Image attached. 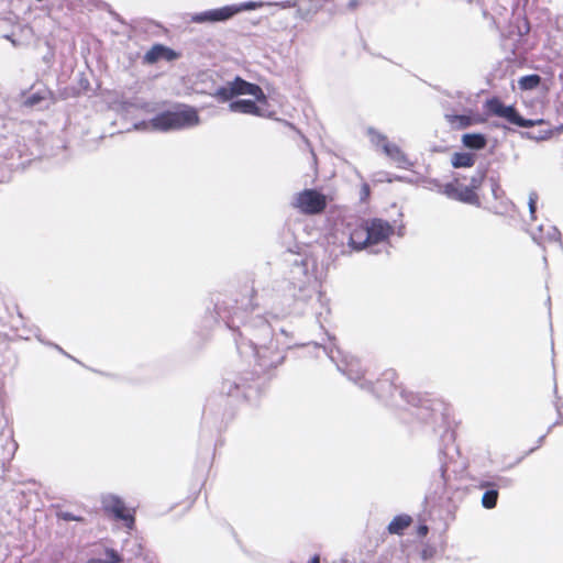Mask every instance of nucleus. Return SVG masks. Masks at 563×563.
I'll list each match as a JSON object with an SVG mask.
<instances>
[{
	"instance_id": "nucleus-1",
	"label": "nucleus",
	"mask_w": 563,
	"mask_h": 563,
	"mask_svg": "<svg viewBox=\"0 0 563 563\" xmlns=\"http://www.w3.org/2000/svg\"><path fill=\"white\" fill-rule=\"evenodd\" d=\"M485 174L472 176L456 173L453 178L441 187V192L452 200L481 207L479 190L484 184Z\"/></svg>"
},
{
	"instance_id": "nucleus-2",
	"label": "nucleus",
	"mask_w": 563,
	"mask_h": 563,
	"mask_svg": "<svg viewBox=\"0 0 563 563\" xmlns=\"http://www.w3.org/2000/svg\"><path fill=\"white\" fill-rule=\"evenodd\" d=\"M153 126L161 131L181 130L199 123V115L194 107L177 104L170 110L163 111L152 120Z\"/></svg>"
},
{
	"instance_id": "nucleus-3",
	"label": "nucleus",
	"mask_w": 563,
	"mask_h": 563,
	"mask_svg": "<svg viewBox=\"0 0 563 563\" xmlns=\"http://www.w3.org/2000/svg\"><path fill=\"white\" fill-rule=\"evenodd\" d=\"M484 108L486 113L489 115H495L498 118H503L507 120L509 123L518 125L520 128H532L534 125H540L543 123V120H528L523 119L516 110L514 106H506L504 102L497 98L493 97L485 101Z\"/></svg>"
},
{
	"instance_id": "nucleus-4",
	"label": "nucleus",
	"mask_w": 563,
	"mask_h": 563,
	"mask_svg": "<svg viewBox=\"0 0 563 563\" xmlns=\"http://www.w3.org/2000/svg\"><path fill=\"white\" fill-rule=\"evenodd\" d=\"M291 206L305 216H316L324 212L328 198L317 189H303L298 192Z\"/></svg>"
},
{
	"instance_id": "nucleus-5",
	"label": "nucleus",
	"mask_w": 563,
	"mask_h": 563,
	"mask_svg": "<svg viewBox=\"0 0 563 563\" xmlns=\"http://www.w3.org/2000/svg\"><path fill=\"white\" fill-rule=\"evenodd\" d=\"M240 95L254 96L258 101L266 99L260 86L251 84L241 77H236L233 81L218 88L213 96L217 100L225 102Z\"/></svg>"
},
{
	"instance_id": "nucleus-6",
	"label": "nucleus",
	"mask_w": 563,
	"mask_h": 563,
	"mask_svg": "<svg viewBox=\"0 0 563 563\" xmlns=\"http://www.w3.org/2000/svg\"><path fill=\"white\" fill-rule=\"evenodd\" d=\"M398 379V374L395 369L388 368L385 369L380 376L372 383L371 391L380 399H387L391 397L396 389L397 384L396 380Z\"/></svg>"
},
{
	"instance_id": "nucleus-7",
	"label": "nucleus",
	"mask_w": 563,
	"mask_h": 563,
	"mask_svg": "<svg viewBox=\"0 0 563 563\" xmlns=\"http://www.w3.org/2000/svg\"><path fill=\"white\" fill-rule=\"evenodd\" d=\"M349 245L356 251L369 246L368 229L366 220L349 222Z\"/></svg>"
},
{
	"instance_id": "nucleus-8",
	"label": "nucleus",
	"mask_w": 563,
	"mask_h": 563,
	"mask_svg": "<svg viewBox=\"0 0 563 563\" xmlns=\"http://www.w3.org/2000/svg\"><path fill=\"white\" fill-rule=\"evenodd\" d=\"M368 229L369 245L385 242L394 233V228L386 220L374 218L366 220Z\"/></svg>"
},
{
	"instance_id": "nucleus-9",
	"label": "nucleus",
	"mask_w": 563,
	"mask_h": 563,
	"mask_svg": "<svg viewBox=\"0 0 563 563\" xmlns=\"http://www.w3.org/2000/svg\"><path fill=\"white\" fill-rule=\"evenodd\" d=\"M108 514L112 515L115 519L124 521L129 529H132L135 523L134 510L126 508L122 499L112 497L104 506Z\"/></svg>"
},
{
	"instance_id": "nucleus-10",
	"label": "nucleus",
	"mask_w": 563,
	"mask_h": 563,
	"mask_svg": "<svg viewBox=\"0 0 563 563\" xmlns=\"http://www.w3.org/2000/svg\"><path fill=\"white\" fill-rule=\"evenodd\" d=\"M180 54L163 44H154L143 56V63L153 65L159 60L173 62L179 58Z\"/></svg>"
},
{
	"instance_id": "nucleus-11",
	"label": "nucleus",
	"mask_w": 563,
	"mask_h": 563,
	"mask_svg": "<svg viewBox=\"0 0 563 563\" xmlns=\"http://www.w3.org/2000/svg\"><path fill=\"white\" fill-rule=\"evenodd\" d=\"M238 11L236 8L227 5L196 14L192 20L199 23L225 21L232 18Z\"/></svg>"
},
{
	"instance_id": "nucleus-12",
	"label": "nucleus",
	"mask_w": 563,
	"mask_h": 563,
	"mask_svg": "<svg viewBox=\"0 0 563 563\" xmlns=\"http://www.w3.org/2000/svg\"><path fill=\"white\" fill-rule=\"evenodd\" d=\"M445 120L453 129L459 130L484 122L479 115L471 114H445Z\"/></svg>"
},
{
	"instance_id": "nucleus-13",
	"label": "nucleus",
	"mask_w": 563,
	"mask_h": 563,
	"mask_svg": "<svg viewBox=\"0 0 563 563\" xmlns=\"http://www.w3.org/2000/svg\"><path fill=\"white\" fill-rule=\"evenodd\" d=\"M495 484L492 482H481L478 487L482 489H486L482 497V505L486 509H493L497 505L499 493L495 488Z\"/></svg>"
},
{
	"instance_id": "nucleus-14",
	"label": "nucleus",
	"mask_w": 563,
	"mask_h": 563,
	"mask_svg": "<svg viewBox=\"0 0 563 563\" xmlns=\"http://www.w3.org/2000/svg\"><path fill=\"white\" fill-rule=\"evenodd\" d=\"M411 523L412 518L409 515H398L389 522L387 530L390 534L401 536Z\"/></svg>"
},
{
	"instance_id": "nucleus-15",
	"label": "nucleus",
	"mask_w": 563,
	"mask_h": 563,
	"mask_svg": "<svg viewBox=\"0 0 563 563\" xmlns=\"http://www.w3.org/2000/svg\"><path fill=\"white\" fill-rule=\"evenodd\" d=\"M230 110L245 114L260 115V108L253 100H236L230 103Z\"/></svg>"
},
{
	"instance_id": "nucleus-16",
	"label": "nucleus",
	"mask_w": 563,
	"mask_h": 563,
	"mask_svg": "<svg viewBox=\"0 0 563 563\" xmlns=\"http://www.w3.org/2000/svg\"><path fill=\"white\" fill-rule=\"evenodd\" d=\"M476 156L473 153L457 152L452 155L451 164L454 168H467L475 164Z\"/></svg>"
},
{
	"instance_id": "nucleus-17",
	"label": "nucleus",
	"mask_w": 563,
	"mask_h": 563,
	"mask_svg": "<svg viewBox=\"0 0 563 563\" xmlns=\"http://www.w3.org/2000/svg\"><path fill=\"white\" fill-rule=\"evenodd\" d=\"M463 144L472 150H482L486 146L487 140L479 133H467L462 137Z\"/></svg>"
},
{
	"instance_id": "nucleus-18",
	"label": "nucleus",
	"mask_w": 563,
	"mask_h": 563,
	"mask_svg": "<svg viewBox=\"0 0 563 563\" xmlns=\"http://www.w3.org/2000/svg\"><path fill=\"white\" fill-rule=\"evenodd\" d=\"M385 153L396 163L401 164L406 162V155L396 144L387 143L384 145Z\"/></svg>"
},
{
	"instance_id": "nucleus-19",
	"label": "nucleus",
	"mask_w": 563,
	"mask_h": 563,
	"mask_svg": "<svg viewBox=\"0 0 563 563\" xmlns=\"http://www.w3.org/2000/svg\"><path fill=\"white\" fill-rule=\"evenodd\" d=\"M541 78L539 75H527L519 79V86L523 90H531L539 86Z\"/></svg>"
},
{
	"instance_id": "nucleus-20",
	"label": "nucleus",
	"mask_w": 563,
	"mask_h": 563,
	"mask_svg": "<svg viewBox=\"0 0 563 563\" xmlns=\"http://www.w3.org/2000/svg\"><path fill=\"white\" fill-rule=\"evenodd\" d=\"M106 554L109 558L108 560L103 559H90L86 563H122L121 556L113 549H107Z\"/></svg>"
},
{
	"instance_id": "nucleus-21",
	"label": "nucleus",
	"mask_w": 563,
	"mask_h": 563,
	"mask_svg": "<svg viewBox=\"0 0 563 563\" xmlns=\"http://www.w3.org/2000/svg\"><path fill=\"white\" fill-rule=\"evenodd\" d=\"M434 554H435V549L428 544H426L421 551V556L423 560H429V559L433 558Z\"/></svg>"
},
{
	"instance_id": "nucleus-22",
	"label": "nucleus",
	"mask_w": 563,
	"mask_h": 563,
	"mask_svg": "<svg viewBox=\"0 0 563 563\" xmlns=\"http://www.w3.org/2000/svg\"><path fill=\"white\" fill-rule=\"evenodd\" d=\"M429 532V528L427 525L422 523L417 527L416 533L419 538H424Z\"/></svg>"
},
{
	"instance_id": "nucleus-23",
	"label": "nucleus",
	"mask_w": 563,
	"mask_h": 563,
	"mask_svg": "<svg viewBox=\"0 0 563 563\" xmlns=\"http://www.w3.org/2000/svg\"><path fill=\"white\" fill-rule=\"evenodd\" d=\"M43 98L40 95L35 93L27 98L26 103L29 106H34V104L38 103Z\"/></svg>"
},
{
	"instance_id": "nucleus-24",
	"label": "nucleus",
	"mask_w": 563,
	"mask_h": 563,
	"mask_svg": "<svg viewBox=\"0 0 563 563\" xmlns=\"http://www.w3.org/2000/svg\"><path fill=\"white\" fill-rule=\"evenodd\" d=\"M498 191H501V189H500L499 184L497 181H495L494 186H493V195H494L495 198L499 197Z\"/></svg>"
},
{
	"instance_id": "nucleus-25",
	"label": "nucleus",
	"mask_w": 563,
	"mask_h": 563,
	"mask_svg": "<svg viewBox=\"0 0 563 563\" xmlns=\"http://www.w3.org/2000/svg\"><path fill=\"white\" fill-rule=\"evenodd\" d=\"M529 209H530V212L531 213H534L536 212V200L533 198H530V201H529Z\"/></svg>"
},
{
	"instance_id": "nucleus-26",
	"label": "nucleus",
	"mask_w": 563,
	"mask_h": 563,
	"mask_svg": "<svg viewBox=\"0 0 563 563\" xmlns=\"http://www.w3.org/2000/svg\"><path fill=\"white\" fill-rule=\"evenodd\" d=\"M357 5H358L357 0H350V2H349V9L354 10V9H356V8H357Z\"/></svg>"
},
{
	"instance_id": "nucleus-27",
	"label": "nucleus",
	"mask_w": 563,
	"mask_h": 563,
	"mask_svg": "<svg viewBox=\"0 0 563 563\" xmlns=\"http://www.w3.org/2000/svg\"><path fill=\"white\" fill-rule=\"evenodd\" d=\"M309 563H320V556L318 554H314Z\"/></svg>"
},
{
	"instance_id": "nucleus-28",
	"label": "nucleus",
	"mask_w": 563,
	"mask_h": 563,
	"mask_svg": "<svg viewBox=\"0 0 563 563\" xmlns=\"http://www.w3.org/2000/svg\"><path fill=\"white\" fill-rule=\"evenodd\" d=\"M363 192H364V196H366V197L369 195V187H368V185H366V184L363 185Z\"/></svg>"
},
{
	"instance_id": "nucleus-29",
	"label": "nucleus",
	"mask_w": 563,
	"mask_h": 563,
	"mask_svg": "<svg viewBox=\"0 0 563 563\" xmlns=\"http://www.w3.org/2000/svg\"><path fill=\"white\" fill-rule=\"evenodd\" d=\"M64 518L67 519V520H77V518L70 517V515H65Z\"/></svg>"
}]
</instances>
